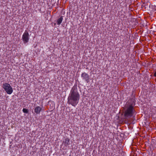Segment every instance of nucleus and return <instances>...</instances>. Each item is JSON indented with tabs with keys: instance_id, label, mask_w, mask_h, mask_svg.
Here are the masks:
<instances>
[{
	"instance_id": "6e6552de",
	"label": "nucleus",
	"mask_w": 156,
	"mask_h": 156,
	"mask_svg": "<svg viewBox=\"0 0 156 156\" xmlns=\"http://www.w3.org/2000/svg\"><path fill=\"white\" fill-rule=\"evenodd\" d=\"M63 19L62 16L57 20V22L58 25H59L61 24L62 21Z\"/></svg>"
},
{
	"instance_id": "9b49d317",
	"label": "nucleus",
	"mask_w": 156,
	"mask_h": 156,
	"mask_svg": "<svg viewBox=\"0 0 156 156\" xmlns=\"http://www.w3.org/2000/svg\"><path fill=\"white\" fill-rule=\"evenodd\" d=\"M154 76H156V71L154 73Z\"/></svg>"
},
{
	"instance_id": "f257e3e1",
	"label": "nucleus",
	"mask_w": 156,
	"mask_h": 156,
	"mask_svg": "<svg viewBox=\"0 0 156 156\" xmlns=\"http://www.w3.org/2000/svg\"><path fill=\"white\" fill-rule=\"evenodd\" d=\"M135 102L133 99H129L126 102L124 113L125 118L128 119L132 116H134L136 112L134 108Z\"/></svg>"
},
{
	"instance_id": "1a4fd4ad",
	"label": "nucleus",
	"mask_w": 156,
	"mask_h": 156,
	"mask_svg": "<svg viewBox=\"0 0 156 156\" xmlns=\"http://www.w3.org/2000/svg\"><path fill=\"white\" fill-rule=\"evenodd\" d=\"M151 6L152 7V9H153V11L155 12H156V6L155 5H151Z\"/></svg>"
},
{
	"instance_id": "9d476101",
	"label": "nucleus",
	"mask_w": 156,
	"mask_h": 156,
	"mask_svg": "<svg viewBox=\"0 0 156 156\" xmlns=\"http://www.w3.org/2000/svg\"><path fill=\"white\" fill-rule=\"evenodd\" d=\"M23 112L24 113H27L28 112V110L26 108H23Z\"/></svg>"
},
{
	"instance_id": "7ed1b4c3",
	"label": "nucleus",
	"mask_w": 156,
	"mask_h": 156,
	"mask_svg": "<svg viewBox=\"0 0 156 156\" xmlns=\"http://www.w3.org/2000/svg\"><path fill=\"white\" fill-rule=\"evenodd\" d=\"M2 87L6 93L9 94H11L13 92V89L12 87L8 83H3Z\"/></svg>"
},
{
	"instance_id": "20e7f679",
	"label": "nucleus",
	"mask_w": 156,
	"mask_h": 156,
	"mask_svg": "<svg viewBox=\"0 0 156 156\" xmlns=\"http://www.w3.org/2000/svg\"><path fill=\"white\" fill-rule=\"evenodd\" d=\"M22 38L24 44L28 42L29 39V34L27 30H26L23 34Z\"/></svg>"
},
{
	"instance_id": "f03ea898",
	"label": "nucleus",
	"mask_w": 156,
	"mask_h": 156,
	"mask_svg": "<svg viewBox=\"0 0 156 156\" xmlns=\"http://www.w3.org/2000/svg\"><path fill=\"white\" fill-rule=\"evenodd\" d=\"M80 95L77 90L76 86H74L71 90L68 98V103L75 107L79 102Z\"/></svg>"
},
{
	"instance_id": "0eeeda50",
	"label": "nucleus",
	"mask_w": 156,
	"mask_h": 156,
	"mask_svg": "<svg viewBox=\"0 0 156 156\" xmlns=\"http://www.w3.org/2000/svg\"><path fill=\"white\" fill-rule=\"evenodd\" d=\"M63 143L64 144L65 146H67L69 145V139L68 138L65 139L63 141Z\"/></svg>"
},
{
	"instance_id": "423d86ee",
	"label": "nucleus",
	"mask_w": 156,
	"mask_h": 156,
	"mask_svg": "<svg viewBox=\"0 0 156 156\" xmlns=\"http://www.w3.org/2000/svg\"><path fill=\"white\" fill-rule=\"evenodd\" d=\"M42 110V108L38 106H36L34 109L35 113L37 114H39Z\"/></svg>"
},
{
	"instance_id": "39448f33",
	"label": "nucleus",
	"mask_w": 156,
	"mask_h": 156,
	"mask_svg": "<svg viewBox=\"0 0 156 156\" xmlns=\"http://www.w3.org/2000/svg\"><path fill=\"white\" fill-rule=\"evenodd\" d=\"M81 77L83 80H84L87 83L89 81L90 76L85 72L81 74Z\"/></svg>"
}]
</instances>
